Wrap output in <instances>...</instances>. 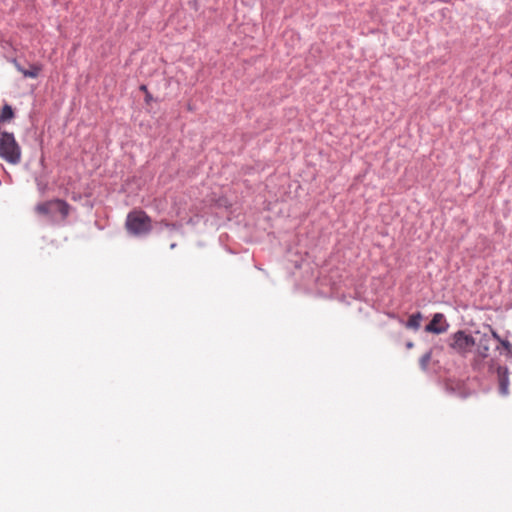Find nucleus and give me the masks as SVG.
<instances>
[{"label":"nucleus","mask_w":512,"mask_h":512,"mask_svg":"<svg viewBox=\"0 0 512 512\" xmlns=\"http://www.w3.org/2000/svg\"><path fill=\"white\" fill-rule=\"evenodd\" d=\"M21 155V147L14 135L0 131V157L8 163L16 165L20 163Z\"/></svg>","instance_id":"obj_1"},{"label":"nucleus","mask_w":512,"mask_h":512,"mask_svg":"<svg viewBox=\"0 0 512 512\" xmlns=\"http://www.w3.org/2000/svg\"><path fill=\"white\" fill-rule=\"evenodd\" d=\"M125 227L135 236L148 234L152 229V219L142 210H133L127 215Z\"/></svg>","instance_id":"obj_2"},{"label":"nucleus","mask_w":512,"mask_h":512,"mask_svg":"<svg viewBox=\"0 0 512 512\" xmlns=\"http://www.w3.org/2000/svg\"><path fill=\"white\" fill-rule=\"evenodd\" d=\"M491 343L492 338L490 334L482 333L481 331H476L474 333V367H478L482 363V361L488 357Z\"/></svg>","instance_id":"obj_3"},{"label":"nucleus","mask_w":512,"mask_h":512,"mask_svg":"<svg viewBox=\"0 0 512 512\" xmlns=\"http://www.w3.org/2000/svg\"><path fill=\"white\" fill-rule=\"evenodd\" d=\"M70 205L61 199H54L36 205L35 211L40 215H50L58 212L62 219H66L70 212Z\"/></svg>","instance_id":"obj_4"},{"label":"nucleus","mask_w":512,"mask_h":512,"mask_svg":"<svg viewBox=\"0 0 512 512\" xmlns=\"http://www.w3.org/2000/svg\"><path fill=\"white\" fill-rule=\"evenodd\" d=\"M452 348L458 353L465 355L474 348V334L470 335L464 331H458L453 336Z\"/></svg>","instance_id":"obj_5"},{"label":"nucleus","mask_w":512,"mask_h":512,"mask_svg":"<svg viewBox=\"0 0 512 512\" xmlns=\"http://www.w3.org/2000/svg\"><path fill=\"white\" fill-rule=\"evenodd\" d=\"M499 382V391L503 396L509 394V372L507 367L499 366L497 368Z\"/></svg>","instance_id":"obj_6"},{"label":"nucleus","mask_w":512,"mask_h":512,"mask_svg":"<svg viewBox=\"0 0 512 512\" xmlns=\"http://www.w3.org/2000/svg\"><path fill=\"white\" fill-rule=\"evenodd\" d=\"M444 321L443 314H435L430 323L425 327V331L428 333L439 334L445 331V326L442 324Z\"/></svg>","instance_id":"obj_7"},{"label":"nucleus","mask_w":512,"mask_h":512,"mask_svg":"<svg viewBox=\"0 0 512 512\" xmlns=\"http://www.w3.org/2000/svg\"><path fill=\"white\" fill-rule=\"evenodd\" d=\"M16 69L22 73L25 78H37L42 70L40 64H31L29 69H24L16 60L13 61Z\"/></svg>","instance_id":"obj_8"},{"label":"nucleus","mask_w":512,"mask_h":512,"mask_svg":"<svg viewBox=\"0 0 512 512\" xmlns=\"http://www.w3.org/2000/svg\"><path fill=\"white\" fill-rule=\"evenodd\" d=\"M421 320H422V314L420 312L412 314L406 323V327L410 328V329L417 330V329H419V327L421 325Z\"/></svg>","instance_id":"obj_9"},{"label":"nucleus","mask_w":512,"mask_h":512,"mask_svg":"<svg viewBox=\"0 0 512 512\" xmlns=\"http://www.w3.org/2000/svg\"><path fill=\"white\" fill-rule=\"evenodd\" d=\"M14 117V111L8 104L4 105L0 113V123L9 122Z\"/></svg>","instance_id":"obj_10"},{"label":"nucleus","mask_w":512,"mask_h":512,"mask_svg":"<svg viewBox=\"0 0 512 512\" xmlns=\"http://www.w3.org/2000/svg\"><path fill=\"white\" fill-rule=\"evenodd\" d=\"M160 224L166 228H169L171 230H175L176 229V224L174 223H169L168 221L166 220H161L160 221Z\"/></svg>","instance_id":"obj_11"},{"label":"nucleus","mask_w":512,"mask_h":512,"mask_svg":"<svg viewBox=\"0 0 512 512\" xmlns=\"http://www.w3.org/2000/svg\"><path fill=\"white\" fill-rule=\"evenodd\" d=\"M430 357H431V354L430 353H426L422 358H421V365L423 368H425L430 360Z\"/></svg>","instance_id":"obj_12"},{"label":"nucleus","mask_w":512,"mask_h":512,"mask_svg":"<svg viewBox=\"0 0 512 512\" xmlns=\"http://www.w3.org/2000/svg\"><path fill=\"white\" fill-rule=\"evenodd\" d=\"M499 342H500V343L502 344V346H503L504 348H506V349H508V348L510 347V343H509V341H507V340H502V339H501Z\"/></svg>","instance_id":"obj_13"},{"label":"nucleus","mask_w":512,"mask_h":512,"mask_svg":"<svg viewBox=\"0 0 512 512\" xmlns=\"http://www.w3.org/2000/svg\"><path fill=\"white\" fill-rule=\"evenodd\" d=\"M490 336H491L492 340H493V339H496V340H498V341H500V340H501V338L498 336V334H497L495 331H492V330H491V335H490Z\"/></svg>","instance_id":"obj_14"},{"label":"nucleus","mask_w":512,"mask_h":512,"mask_svg":"<svg viewBox=\"0 0 512 512\" xmlns=\"http://www.w3.org/2000/svg\"><path fill=\"white\" fill-rule=\"evenodd\" d=\"M141 90H142V91H146V86H145V85H142V86H141Z\"/></svg>","instance_id":"obj_15"},{"label":"nucleus","mask_w":512,"mask_h":512,"mask_svg":"<svg viewBox=\"0 0 512 512\" xmlns=\"http://www.w3.org/2000/svg\"><path fill=\"white\" fill-rule=\"evenodd\" d=\"M412 346H413V344L411 342L407 343L408 348H411Z\"/></svg>","instance_id":"obj_16"},{"label":"nucleus","mask_w":512,"mask_h":512,"mask_svg":"<svg viewBox=\"0 0 512 512\" xmlns=\"http://www.w3.org/2000/svg\"><path fill=\"white\" fill-rule=\"evenodd\" d=\"M176 247V243L171 244L170 248L173 249Z\"/></svg>","instance_id":"obj_17"}]
</instances>
